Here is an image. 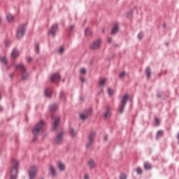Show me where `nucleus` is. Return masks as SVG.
<instances>
[{
  "mask_svg": "<svg viewBox=\"0 0 179 179\" xmlns=\"http://www.w3.org/2000/svg\"><path fill=\"white\" fill-rule=\"evenodd\" d=\"M19 163L17 160L13 159L12 162V169L10 173V179H16L17 177Z\"/></svg>",
  "mask_w": 179,
  "mask_h": 179,
  "instance_id": "1",
  "label": "nucleus"
},
{
  "mask_svg": "<svg viewBox=\"0 0 179 179\" xmlns=\"http://www.w3.org/2000/svg\"><path fill=\"white\" fill-rule=\"evenodd\" d=\"M44 124V122L41 120L35 126L33 129V134L34 136L38 135L41 132L43 131Z\"/></svg>",
  "mask_w": 179,
  "mask_h": 179,
  "instance_id": "2",
  "label": "nucleus"
},
{
  "mask_svg": "<svg viewBox=\"0 0 179 179\" xmlns=\"http://www.w3.org/2000/svg\"><path fill=\"white\" fill-rule=\"evenodd\" d=\"M15 69H19L22 71V78L23 80H25L29 78V74L26 73V68L23 64H20L15 65Z\"/></svg>",
  "mask_w": 179,
  "mask_h": 179,
  "instance_id": "3",
  "label": "nucleus"
},
{
  "mask_svg": "<svg viewBox=\"0 0 179 179\" xmlns=\"http://www.w3.org/2000/svg\"><path fill=\"white\" fill-rule=\"evenodd\" d=\"M102 41L101 39L94 41L90 45V49L92 50H97L100 48Z\"/></svg>",
  "mask_w": 179,
  "mask_h": 179,
  "instance_id": "4",
  "label": "nucleus"
},
{
  "mask_svg": "<svg viewBox=\"0 0 179 179\" xmlns=\"http://www.w3.org/2000/svg\"><path fill=\"white\" fill-rule=\"evenodd\" d=\"M129 99V96L127 94L124 95L121 101V106L120 107V112L122 113L124 112V106L126 105L127 101Z\"/></svg>",
  "mask_w": 179,
  "mask_h": 179,
  "instance_id": "5",
  "label": "nucleus"
},
{
  "mask_svg": "<svg viewBox=\"0 0 179 179\" xmlns=\"http://www.w3.org/2000/svg\"><path fill=\"white\" fill-rule=\"evenodd\" d=\"M25 29H26V27H25V25H21L17 31V37L18 38H21L22 37H23V36L24 35V33H25Z\"/></svg>",
  "mask_w": 179,
  "mask_h": 179,
  "instance_id": "6",
  "label": "nucleus"
},
{
  "mask_svg": "<svg viewBox=\"0 0 179 179\" xmlns=\"http://www.w3.org/2000/svg\"><path fill=\"white\" fill-rule=\"evenodd\" d=\"M95 137V133L94 132H91L90 134L89 138H88V143L87 144V148H90L92 145L94 143V139Z\"/></svg>",
  "mask_w": 179,
  "mask_h": 179,
  "instance_id": "7",
  "label": "nucleus"
},
{
  "mask_svg": "<svg viewBox=\"0 0 179 179\" xmlns=\"http://www.w3.org/2000/svg\"><path fill=\"white\" fill-rule=\"evenodd\" d=\"M37 169L36 167H31V170L29 171V178L30 179H34V177L36 176Z\"/></svg>",
  "mask_w": 179,
  "mask_h": 179,
  "instance_id": "8",
  "label": "nucleus"
},
{
  "mask_svg": "<svg viewBox=\"0 0 179 179\" xmlns=\"http://www.w3.org/2000/svg\"><path fill=\"white\" fill-rule=\"evenodd\" d=\"M60 80V76L58 73H55L53 74L51 77H50V80L52 83H56L58 82Z\"/></svg>",
  "mask_w": 179,
  "mask_h": 179,
  "instance_id": "9",
  "label": "nucleus"
},
{
  "mask_svg": "<svg viewBox=\"0 0 179 179\" xmlns=\"http://www.w3.org/2000/svg\"><path fill=\"white\" fill-rule=\"evenodd\" d=\"M57 30V24H54L52 27L51 29L49 31L48 34L50 36H55V32H56Z\"/></svg>",
  "mask_w": 179,
  "mask_h": 179,
  "instance_id": "10",
  "label": "nucleus"
},
{
  "mask_svg": "<svg viewBox=\"0 0 179 179\" xmlns=\"http://www.w3.org/2000/svg\"><path fill=\"white\" fill-rule=\"evenodd\" d=\"M91 112L90 110L85 111L84 113L80 114V119L83 120H85L88 116L90 115Z\"/></svg>",
  "mask_w": 179,
  "mask_h": 179,
  "instance_id": "11",
  "label": "nucleus"
},
{
  "mask_svg": "<svg viewBox=\"0 0 179 179\" xmlns=\"http://www.w3.org/2000/svg\"><path fill=\"white\" fill-rule=\"evenodd\" d=\"M111 116V108L108 107L106 112L103 113L104 118L107 119Z\"/></svg>",
  "mask_w": 179,
  "mask_h": 179,
  "instance_id": "12",
  "label": "nucleus"
},
{
  "mask_svg": "<svg viewBox=\"0 0 179 179\" xmlns=\"http://www.w3.org/2000/svg\"><path fill=\"white\" fill-rule=\"evenodd\" d=\"M62 140H63V134H59L56 137V138H55V143L56 144H59V143H62Z\"/></svg>",
  "mask_w": 179,
  "mask_h": 179,
  "instance_id": "13",
  "label": "nucleus"
},
{
  "mask_svg": "<svg viewBox=\"0 0 179 179\" xmlns=\"http://www.w3.org/2000/svg\"><path fill=\"white\" fill-rule=\"evenodd\" d=\"M87 164L91 169H94L96 166V162L93 159L89 160Z\"/></svg>",
  "mask_w": 179,
  "mask_h": 179,
  "instance_id": "14",
  "label": "nucleus"
},
{
  "mask_svg": "<svg viewBox=\"0 0 179 179\" xmlns=\"http://www.w3.org/2000/svg\"><path fill=\"white\" fill-rule=\"evenodd\" d=\"M11 56L13 59L17 58L19 56V52L17 49H13L11 53Z\"/></svg>",
  "mask_w": 179,
  "mask_h": 179,
  "instance_id": "15",
  "label": "nucleus"
},
{
  "mask_svg": "<svg viewBox=\"0 0 179 179\" xmlns=\"http://www.w3.org/2000/svg\"><path fill=\"white\" fill-rule=\"evenodd\" d=\"M60 119L59 117H56L54 119L53 129L55 130L59 124Z\"/></svg>",
  "mask_w": 179,
  "mask_h": 179,
  "instance_id": "16",
  "label": "nucleus"
},
{
  "mask_svg": "<svg viewBox=\"0 0 179 179\" xmlns=\"http://www.w3.org/2000/svg\"><path fill=\"white\" fill-rule=\"evenodd\" d=\"M118 30H119V27H118V24H115L114 27L112 29L111 34L113 35H115L117 33Z\"/></svg>",
  "mask_w": 179,
  "mask_h": 179,
  "instance_id": "17",
  "label": "nucleus"
},
{
  "mask_svg": "<svg viewBox=\"0 0 179 179\" xmlns=\"http://www.w3.org/2000/svg\"><path fill=\"white\" fill-rule=\"evenodd\" d=\"M57 166H58L59 169L62 171H64L66 169V166L62 162H59L57 164Z\"/></svg>",
  "mask_w": 179,
  "mask_h": 179,
  "instance_id": "18",
  "label": "nucleus"
},
{
  "mask_svg": "<svg viewBox=\"0 0 179 179\" xmlns=\"http://www.w3.org/2000/svg\"><path fill=\"white\" fill-rule=\"evenodd\" d=\"M50 173L52 177H55L57 176L55 169L52 166L50 167Z\"/></svg>",
  "mask_w": 179,
  "mask_h": 179,
  "instance_id": "19",
  "label": "nucleus"
},
{
  "mask_svg": "<svg viewBox=\"0 0 179 179\" xmlns=\"http://www.w3.org/2000/svg\"><path fill=\"white\" fill-rule=\"evenodd\" d=\"M51 94H52V90L50 88L46 89L45 92V94L46 95V96L50 97Z\"/></svg>",
  "mask_w": 179,
  "mask_h": 179,
  "instance_id": "20",
  "label": "nucleus"
},
{
  "mask_svg": "<svg viewBox=\"0 0 179 179\" xmlns=\"http://www.w3.org/2000/svg\"><path fill=\"white\" fill-rule=\"evenodd\" d=\"M6 18L8 22H11L14 20V17L10 14L7 15Z\"/></svg>",
  "mask_w": 179,
  "mask_h": 179,
  "instance_id": "21",
  "label": "nucleus"
},
{
  "mask_svg": "<svg viewBox=\"0 0 179 179\" xmlns=\"http://www.w3.org/2000/svg\"><path fill=\"white\" fill-rule=\"evenodd\" d=\"M144 167L146 170H150L152 168V166L149 162H145L144 164Z\"/></svg>",
  "mask_w": 179,
  "mask_h": 179,
  "instance_id": "22",
  "label": "nucleus"
},
{
  "mask_svg": "<svg viewBox=\"0 0 179 179\" xmlns=\"http://www.w3.org/2000/svg\"><path fill=\"white\" fill-rule=\"evenodd\" d=\"M77 133L73 129H70V135L71 137H75L76 136Z\"/></svg>",
  "mask_w": 179,
  "mask_h": 179,
  "instance_id": "23",
  "label": "nucleus"
},
{
  "mask_svg": "<svg viewBox=\"0 0 179 179\" xmlns=\"http://www.w3.org/2000/svg\"><path fill=\"white\" fill-rule=\"evenodd\" d=\"M146 73H147V76H148V78H150L151 77V69L150 67H148L147 69H146Z\"/></svg>",
  "mask_w": 179,
  "mask_h": 179,
  "instance_id": "24",
  "label": "nucleus"
},
{
  "mask_svg": "<svg viewBox=\"0 0 179 179\" xmlns=\"http://www.w3.org/2000/svg\"><path fill=\"white\" fill-rule=\"evenodd\" d=\"M106 82V79L101 78L100 80H99L100 85L103 86L105 85Z\"/></svg>",
  "mask_w": 179,
  "mask_h": 179,
  "instance_id": "25",
  "label": "nucleus"
},
{
  "mask_svg": "<svg viewBox=\"0 0 179 179\" xmlns=\"http://www.w3.org/2000/svg\"><path fill=\"white\" fill-rule=\"evenodd\" d=\"M163 134H164V131H162V130L159 131L157 132V138H158L159 137L162 136Z\"/></svg>",
  "mask_w": 179,
  "mask_h": 179,
  "instance_id": "26",
  "label": "nucleus"
},
{
  "mask_svg": "<svg viewBox=\"0 0 179 179\" xmlns=\"http://www.w3.org/2000/svg\"><path fill=\"white\" fill-rule=\"evenodd\" d=\"M108 93L110 96H113L114 94V91L111 90L110 88L108 89Z\"/></svg>",
  "mask_w": 179,
  "mask_h": 179,
  "instance_id": "27",
  "label": "nucleus"
},
{
  "mask_svg": "<svg viewBox=\"0 0 179 179\" xmlns=\"http://www.w3.org/2000/svg\"><path fill=\"white\" fill-rule=\"evenodd\" d=\"M57 108V106L56 104H54V105H52V106H50V110H51L52 111L56 110Z\"/></svg>",
  "mask_w": 179,
  "mask_h": 179,
  "instance_id": "28",
  "label": "nucleus"
},
{
  "mask_svg": "<svg viewBox=\"0 0 179 179\" xmlns=\"http://www.w3.org/2000/svg\"><path fill=\"white\" fill-rule=\"evenodd\" d=\"M85 35H86V36H90V35H92V32H91V31H90L89 29H87L85 30Z\"/></svg>",
  "mask_w": 179,
  "mask_h": 179,
  "instance_id": "29",
  "label": "nucleus"
},
{
  "mask_svg": "<svg viewBox=\"0 0 179 179\" xmlns=\"http://www.w3.org/2000/svg\"><path fill=\"white\" fill-rule=\"evenodd\" d=\"M0 60H1V62L2 63L6 64V63H7V59H6V57H1V58L0 59Z\"/></svg>",
  "mask_w": 179,
  "mask_h": 179,
  "instance_id": "30",
  "label": "nucleus"
},
{
  "mask_svg": "<svg viewBox=\"0 0 179 179\" xmlns=\"http://www.w3.org/2000/svg\"><path fill=\"white\" fill-rule=\"evenodd\" d=\"M64 49L63 47H60V48L59 49V53L60 55L63 54L64 53Z\"/></svg>",
  "mask_w": 179,
  "mask_h": 179,
  "instance_id": "31",
  "label": "nucleus"
},
{
  "mask_svg": "<svg viewBox=\"0 0 179 179\" xmlns=\"http://www.w3.org/2000/svg\"><path fill=\"white\" fill-rule=\"evenodd\" d=\"M120 179H127V176L124 173L120 175Z\"/></svg>",
  "mask_w": 179,
  "mask_h": 179,
  "instance_id": "32",
  "label": "nucleus"
},
{
  "mask_svg": "<svg viewBox=\"0 0 179 179\" xmlns=\"http://www.w3.org/2000/svg\"><path fill=\"white\" fill-rule=\"evenodd\" d=\"M127 73L125 72H122L120 74V78H124V76H126Z\"/></svg>",
  "mask_w": 179,
  "mask_h": 179,
  "instance_id": "33",
  "label": "nucleus"
},
{
  "mask_svg": "<svg viewBox=\"0 0 179 179\" xmlns=\"http://www.w3.org/2000/svg\"><path fill=\"white\" fill-rule=\"evenodd\" d=\"M80 72L81 74H86V70L85 69H81Z\"/></svg>",
  "mask_w": 179,
  "mask_h": 179,
  "instance_id": "34",
  "label": "nucleus"
},
{
  "mask_svg": "<svg viewBox=\"0 0 179 179\" xmlns=\"http://www.w3.org/2000/svg\"><path fill=\"white\" fill-rule=\"evenodd\" d=\"M136 171H137V173H138V174H141V173H142V170H141V169L140 167H138V168L136 169Z\"/></svg>",
  "mask_w": 179,
  "mask_h": 179,
  "instance_id": "35",
  "label": "nucleus"
},
{
  "mask_svg": "<svg viewBox=\"0 0 179 179\" xmlns=\"http://www.w3.org/2000/svg\"><path fill=\"white\" fill-rule=\"evenodd\" d=\"M160 120L158 118H155V123L157 124V125L158 126L159 124Z\"/></svg>",
  "mask_w": 179,
  "mask_h": 179,
  "instance_id": "36",
  "label": "nucleus"
},
{
  "mask_svg": "<svg viewBox=\"0 0 179 179\" xmlns=\"http://www.w3.org/2000/svg\"><path fill=\"white\" fill-rule=\"evenodd\" d=\"M143 37V33H140V34H138V38L141 40V39H142Z\"/></svg>",
  "mask_w": 179,
  "mask_h": 179,
  "instance_id": "37",
  "label": "nucleus"
},
{
  "mask_svg": "<svg viewBox=\"0 0 179 179\" xmlns=\"http://www.w3.org/2000/svg\"><path fill=\"white\" fill-rule=\"evenodd\" d=\"M36 50L37 53L39 52V45H38V44H37V45H36Z\"/></svg>",
  "mask_w": 179,
  "mask_h": 179,
  "instance_id": "38",
  "label": "nucleus"
},
{
  "mask_svg": "<svg viewBox=\"0 0 179 179\" xmlns=\"http://www.w3.org/2000/svg\"><path fill=\"white\" fill-rule=\"evenodd\" d=\"M60 99H64V94L63 92H61V94H60Z\"/></svg>",
  "mask_w": 179,
  "mask_h": 179,
  "instance_id": "39",
  "label": "nucleus"
},
{
  "mask_svg": "<svg viewBox=\"0 0 179 179\" xmlns=\"http://www.w3.org/2000/svg\"><path fill=\"white\" fill-rule=\"evenodd\" d=\"M84 179H90V177L87 174H85L84 176Z\"/></svg>",
  "mask_w": 179,
  "mask_h": 179,
  "instance_id": "40",
  "label": "nucleus"
},
{
  "mask_svg": "<svg viewBox=\"0 0 179 179\" xmlns=\"http://www.w3.org/2000/svg\"><path fill=\"white\" fill-rule=\"evenodd\" d=\"M80 80H81L82 83L85 82V79L83 77L80 78Z\"/></svg>",
  "mask_w": 179,
  "mask_h": 179,
  "instance_id": "41",
  "label": "nucleus"
},
{
  "mask_svg": "<svg viewBox=\"0 0 179 179\" xmlns=\"http://www.w3.org/2000/svg\"><path fill=\"white\" fill-rule=\"evenodd\" d=\"M111 41H112V38H108V43H110Z\"/></svg>",
  "mask_w": 179,
  "mask_h": 179,
  "instance_id": "42",
  "label": "nucleus"
},
{
  "mask_svg": "<svg viewBox=\"0 0 179 179\" xmlns=\"http://www.w3.org/2000/svg\"><path fill=\"white\" fill-rule=\"evenodd\" d=\"M131 15H132V13L130 12V13H129V15H128V17H130V16H131Z\"/></svg>",
  "mask_w": 179,
  "mask_h": 179,
  "instance_id": "43",
  "label": "nucleus"
},
{
  "mask_svg": "<svg viewBox=\"0 0 179 179\" xmlns=\"http://www.w3.org/2000/svg\"><path fill=\"white\" fill-rule=\"evenodd\" d=\"M31 60H32L31 58H29V59H28V62H30Z\"/></svg>",
  "mask_w": 179,
  "mask_h": 179,
  "instance_id": "44",
  "label": "nucleus"
},
{
  "mask_svg": "<svg viewBox=\"0 0 179 179\" xmlns=\"http://www.w3.org/2000/svg\"><path fill=\"white\" fill-rule=\"evenodd\" d=\"M177 138H178V141H179V133H178V134Z\"/></svg>",
  "mask_w": 179,
  "mask_h": 179,
  "instance_id": "45",
  "label": "nucleus"
},
{
  "mask_svg": "<svg viewBox=\"0 0 179 179\" xmlns=\"http://www.w3.org/2000/svg\"><path fill=\"white\" fill-rule=\"evenodd\" d=\"M73 27H74L73 26H71V27H70V29H72Z\"/></svg>",
  "mask_w": 179,
  "mask_h": 179,
  "instance_id": "46",
  "label": "nucleus"
},
{
  "mask_svg": "<svg viewBox=\"0 0 179 179\" xmlns=\"http://www.w3.org/2000/svg\"><path fill=\"white\" fill-rule=\"evenodd\" d=\"M55 116L54 115H52V118L54 119Z\"/></svg>",
  "mask_w": 179,
  "mask_h": 179,
  "instance_id": "47",
  "label": "nucleus"
},
{
  "mask_svg": "<svg viewBox=\"0 0 179 179\" xmlns=\"http://www.w3.org/2000/svg\"><path fill=\"white\" fill-rule=\"evenodd\" d=\"M107 139V138L106 137H105V140H106Z\"/></svg>",
  "mask_w": 179,
  "mask_h": 179,
  "instance_id": "48",
  "label": "nucleus"
},
{
  "mask_svg": "<svg viewBox=\"0 0 179 179\" xmlns=\"http://www.w3.org/2000/svg\"><path fill=\"white\" fill-rule=\"evenodd\" d=\"M1 22V19H0V23Z\"/></svg>",
  "mask_w": 179,
  "mask_h": 179,
  "instance_id": "49",
  "label": "nucleus"
},
{
  "mask_svg": "<svg viewBox=\"0 0 179 179\" xmlns=\"http://www.w3.org/2000/svg\"><path fill=\"white\" fill-rule=\"evenodd\" d=\"M13 75H10V77H12Z\"/></svg>",
  "mask_w": 179,
  "mask_h": 179,
  "instance_id": "50",
  "label": "nucleus"
},
{
  "mask_svg": "<svg viewBox=\"0 0 179 179\" xmlns=\"http://www.w3.org/2000/svg\"><path fill=\"white\" fill-rule=\"evenodd\" d=\"M0 99H1V96H0Z\"/></svg>",
  "mask_w": 179,
  "mask_h": 179,
  "instance_id": "51",
  "label": "nucleus"
},
{
  "mask_svg": "<svg viewBox=\"0 0 179 179\" xmlns=\"http://www.w3.org/2000/svg\"><path fill=\"white\" fill-rule=\"evenodd\" d=\"M41 179H43V178H41Z\"/></svg>",
  "mask_w": 179,
  "mask_h": 179,
  "instance_id": "52",
  "label": "nucleus"
}]
</instances>
